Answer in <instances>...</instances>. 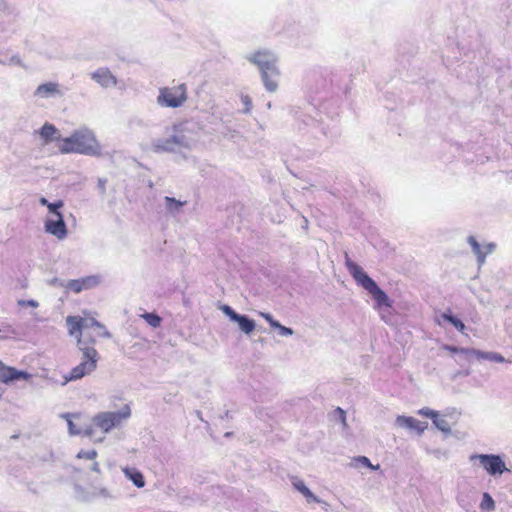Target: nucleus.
Returning a JSON list of instances; mask_svg holds the SVG:
<instances>
[{
    "label": "nucleus",
    "mask_w": 512,
    "mask_h": 512,
    "mask_svg": "<svg viewBox=\"0 0 512 512\" xmlns=\"http://www.w3.org/2000/svg\"><path fill=\"white\" fill-rule=\"evenodd\" d=\"M280 75L281 71L279 67L260 74L262 84L266 91L274 93L278 90Z\"/></svg>",
    "instance_id": "12"
},
{
    "label": "nucleus",
    "mask_w": 512,
    "mask_h": 512,
    "mask_svg": "<svg viewBox=\"0 0 512 512\" xmlns=\"http://www.w3.org/2000/svg\"><path fill=\"white\" fill-rule=\"evenodd\" d=\"M221 310L223 311V313L228 316L230 318L231 321H234L236 319V317L239 315L238 313H236L230 306L228 305H223L221 307Z\"/></svg>",
    "instance_id": "38"
},
{
    "label": "nucleus",
    "mask_w": 512,
    "mask_h": 512,
    "mask_svg": "<svg viewBox=\"0 0 512 512\" xmlns=\"http://www.w3.org/2000/svg\"><path fill=\"white\" fill-rule=\"evenodd\" d=\"M442 348L451 353L461 354L464 357V359H466V360H469L471 358V352H469V351H471V348H458V347L451 346V345H443Z\"/></svg>",
    "instance_id": "28"
},
{
    "label": "nucleus",
    "mask_w": 512,
    "mask_h": 512,
    "mask_svg": "<svg viewBox=\"0 0 512 512\" xmlns=\"http://www.w3.org/2000/svg\"><path fill=\"white\" fill-rule=\"evenodd\" d=\"M441 317L444 320H446L449 323H451L459 332H461V333L464 332V330L466 328L464 323L460 319H458L457 317L453 316L451 313L445 312V313H443L441 315Z\"/></svg>",
    "instance_id": "26"
},
{
    "label": "nucleus",
    "mask_w": 512,
    "mask_h": 512,
    "mask_svg": "<svg viewBox=\"0 0 512 512\" xmlns=\"http://www.w3.org/2000/svg\"><path fill=\"white\" fill-rule=\"evenodd\" d=\"M416 420L417 419H415L413 417L400 415V416H397L395 423L398 427L413 430L414 426L416 424Z\"/></svg>",
    "instance_id": "24"
},
{
    "label": "nucleus",
    "mask_w": 512,
    "mask_h": 512,
    "mask_svg": "<svg viewBox=\"0 0 512 512\" xmlns=\"http://www.w3.org/2000/svg\"><path fill=\"white\" fill-rule=\"evenodd\" d=\"M195 143L188 123L175 124L166 128L163 137L152 139L150 149L155 153H180L190 150Z\"/></svg>",
    "instance_id": "1"
},
{
    "label": "nucleus",
    "mask_w": 512,
    "mask_h": 512,
    "mask_svg": "<svg viewBox=\"0 0 512 512\" xmlns=\"http://www.w3.org/2000/svg\"><path fill=\"white\" fill-rule=\"evenodd\" d=\"M418 414L425 417H429L433 420V418L437 416V411L432 410L428 407H423L418 411Z\"/></svg>",
    "instance_id": "39"
},
{
    "label": "nucleus",
    "mask_w": 512,
    "mask_h": 512,
    "mask_svg": "<svg viewBox=\"0 0 512 512\" xmlns=\"http://www.w3.org/2000/svg\"><path fill=\"white\" fill-rule=\"evenodd\" d=\"M469 461L473 464L478 461L479 465L492 477L501 476L509 471L503 457L498 454H472Z\"/></svg>",
    "instance_id": "6"
},
{
    "label": "nucleus",
    "mask_w": 512,
    "mask_h": 512,
    "mask_svg": "<svg viewBox=\"0 0 512 512\" xmlns=\"http://www.w3.org/2000/svg\"><path fill=\"white\" fill-rule=\"evenodd\" d=\"M32 375L26 371L17 370L14 367L4 364L0 360V382L3 384H11L18 380H29Z\"/></svg>",
    "instance_id": "10"
},
{
    "label": "nucleus",
    "mask_w": 512,
    "mask_h": 512,
    "mask_svg": "<svg viewBox=\"0 0 512 512\" xmlns=\"http://www.w3.org/2000/svg\"><path fill=\"white\" fill-rule=\"evenodd\" d=\"M64 206V203L62 200H58L56 202H53V203H49V205L47 206L48 208V216H56V214H62L60 212V209Z\"/></svg>",
    "instance_id": "32"
},
{
    "label": "nucleus",
    "mask_w": 512,
    "mask_h": 512,
    "mask_svg": "<svg viewBox=\"0 0 512 512\" xmlns=\"http://www.w3.org/2000/svg\"><path fill=\"white\" fill-rule=\"evenodd\" d=\"M82 317L80 316H68L66 318V324L68 326L69 334L71 336L76 335L77 340L79 337L82 339Z\"/></svg>",
    "instance_id": "18"
},
{
    "label": "nucleus",
    "mask_w": 512,
    "mask_h": 512,
    "mask_svg": "<svg viewBox=\"0 0 512 512\" xmlns=\"http://www.w3.org/2000/svg\"><path fill=\"white\" fill-rule=\"evenodd\" d=\"M39 203H40L42 206H46V207H47V206L49 205V203H50V202H49L45 197H41V198L39 199Z\"/></svg>",
    "instance_id": "47"
},
{
    "label": "nucleus",
    "mask_w": 512,
    "mask_h": 512,
    "mask_svg": "<svg viewBox=\"0 0 512 512\" xmlns=\"http://www.w3.org/2000/svg\"><path fill=\"white\" fill-rule=\"evenodd\" d=\"M480 508L486 511H493L495 509V502L489 493H484Z\"/></svg>",
    "instance_id": "30"
},
{
    "label": "nucleus",
    "mask_w": 512,
    "mask_h": 512,
    "mask_svg": "<svg viewBox=\"0 0 512 512\" xmlns=\"http://www.w3.org/2000/svg\"><path fill=\"white\" fill-rule=\"evenodd\" d=\"M61 283H64L63 281H60L59 279L55 278L51 281L52 285H59L61 286Z\"/></svg>",
    "instance_id": "48"
},
{
    "label": "nucleus",
    "mask_w": 512,
    "mask_h": 512,
    "mask_svg": "<svg viewBox=\"0 0 512 512\" xmlns=\"http://www.w3.org/2000/svg\"><path fill=\"white\" fill-rule=\"evenodd\" d=\"M78 347L82 352L81 362L64 377L63 385L91 374L97 367L99 358L97 350L93 346L88 345V343L80 337L78 339Z\"/></svg>",
    "instance_id": "4"
},
{
    "label": "nucleus",
    "mask_w": 512,
    "mask_h": 512,
    "mask_svg": "<svg viewBox=\"0 0 512 512\" xmlns=\"http://www.w3.org/2000/svg\"><path fill=\"white\" fill-rule=\"evenodd\" d=\"M82 434H84L87 437H92V435H93V428L92 427L86 428L85 430L82 431Z\"/></svg>",
    "instance_id": "46"
},
{
    "label": "nucleus",
    "mask_w": 512,
    "mask_h": 512,
    "mask_svg": "<svg viewBox=\"0 0 512 512\" xmlns=\"http://www.w3.org/2000/svg\"><path fill=\"white\" fill-rule=\"evenodd\" d=\"M131 416V410L128 405H125L119 411H107L96 414L92 422L101 429L103 433H109L112 429L121 425Z\"/></svg>",
    "instance_id": "5"
},
{
    "label": "nucleus",
    "mask_w": 512,
    "mask_h": 512,
    "mask_svg": "<svg viewBox=\"0 0 512 512\" xmlns=\"http://www.w3.org/2000/svg\"><path fill=\"white\" fill-rule=\"evenodd\" d=\"M72 416L73 415L70 413H64L61 415V417L66 419V421H67L69 434L72 436L80 435V434H82V430L76 428L75 424L72 421Z\"/></svg>",
    "instance_id": "29"
},
{
    "label": "nucleus",
    "mask_w": 512,
    "mask_h": 512,
    "mask_svg": "<svg viewBox=\"0 0 512 512\" xmlns=\"http://www.w3.org/2000/svg\"><path fill=\"white\" fill-rule=\"evenodd\" d=\"M61 287L71 290L75 293H80L83 291L81 278L80 279H72V280H68L65 283H61Z\"/></svg>",
    "instance_id": "27"
},
{
    "label": "nucleus",
    "mask_w": 512,
    "mask_h": 512,
    "mask_svg": "<svg viewBox=\"0 0 512 512\" xmlns=\"http://www.w3.org/2000/svg\"><path fill=\"white\" fill-rule=\"evenodd\" d=\"M335 413L338 414L340 421L342 422L343 426L345 427L347 424H346V414H345L344 410H342L341 408H337L335 410Z\"/></svg>",
    "instance_id": "45"
},
{
    "label": "nucleus",
    "mask_w": 512,
    "mask_h": 512,
    "mask_svg": "<svg viewBox=\"0 0 512 512\" xmlns=\"http://www.w3.org/2000/svg\"><path fill=\"white\" fill-rule=\"evenodd\" d=\"M240 100L244 106L242 113L249 114L252 110V100H251L250 96L242 94L240 96Z\"/></svg>",
    "instance_id": "33"
},
{
    "label": "nucleus",
    "mask_w": 512,
    "mask_h": 512,
    "mask_svg": "<svg viewBox=\"0 0 512 512\" xmlns=\"http://www.w3.org/2000/svg\"><path fill=\"white\" fill-rule=\"evenodd\" d=\"M233 322L238 323L239 328L245 334H250L255 329V326H256L254 320L250 319L246 315H241V314H239Z\"/></svg>",
    "instance_id": "22"
},
{
    "label": "nucleus",
    "mask_w": 512,
    "mask_h": 512,
    "mask_svg": "<svg viewBox=\"0 0 512 512\" xmlns=\"http://www.w3.org/2000/svg\"><path fill=\"white\" fill-rule=\"evenodd\" d=\"M36 133L39 134L44 144L62 139L58 129L51 123H45Z\"/></svg>",
    "instance_id": "15"
},
{
    "label": "nucleus",
    "mask_w": 512,
    "mask_h": 512,
    "mask_svg": "<svg viewBox=\"0 0 512 512\" xmlns=\"http://www.w3.org/2000/svg\"><path fill=\"white\" fill-rule=\"evenodd\" d=\"M470 352H471V357L474 356L477 359L488 360V361H492V362H496V363H502L505 361V358L497 352H485V351L476 350V349H472V348H471Z\"/></svg>",
    "instance_id": "19"
},
{
    "label": "nucleus",
    "mask_w": 512,
    "mask_h": 512,
    "mask_svg": "<svg viewBox=\"0 0 512 512\" xmlns=\"http://www.w3.org/2000/svg\"><path fill=\"white\" fill-rule=\"evenodd\" d=\"M261 316H262V317H263V318H264V319H265V320L270 324V326H271L272 328H274V327H278V326H277L278 321H277V320H275V319L272 317V315H271V314H269V313H261Z\"/></svg>",
    "instance_id": "43"
},
{
    "label": "nucleus",
    "mask_w": 512,
    "mask_h": 512,
    "mask_svg": "<svg viewBox=\"0 0 512 512\" xmlns=\"http://www.w3.org/2000/svg\"><path fill=\"white\" fill-rule=\"evenodd\" d=\"M97 456V452L95 450H88V451H80L77 454V458L79 459H88V460H94Z\"/></svg>",
    "instance_id": "35"
},
{
    "label": "nucleus",
    "mask_w": 512,
    "mask_h": 512,
    "mask_svg": "<svg viewBox=\"0 0 512 512\" xmlns=\"http://www.w3.org/2000/svg\"><path fill=\"white\" fill-rule=\"evenodd\" d=\"M83 290L92 289L97 287L101 283V276L99 275H90L81 278Z\"/></svg>",
    "instance_id": "23"
},
{
    "label": "nucleus",
    "mask_w": 512,
    "mask_h": 512,
    "mask_svg": "<svg viewBox=\"0 0 512 512\" xmlns=\"http://www.w3.org/2000/svg\"><path fill=\"white\" fill-rule=\"evenodd\" d=\"M277 326L278 327H274V328L278 330V333L281 336L287 337V336H291L294 334V331L291 328L283 326L280 322L277 323Z\"/></svg>",
    "instance_id": "36"
},
{
    "label": "nucleus",
    "mask_w": 512,
    "mask_h": 512,
    "mask_svg": "<svg viewBox=\"0 0 512 512\" xmlns=\"http://www.w3.org/2000/svg\"><path fill=\"white\" fill-rule=\"evenodd\" d=\"M124 475L133 482V484L138 487L142 488L145 485L144 477L140 471H138L135 468H124L123 469Z\"/></svg>",
    "instance_id": "21"
},
{
    "label": "nucleus",
    "mask_w": 512,
    "mask_h": 512,
    "mask_svg": "<svg viewBox=\"0 0 512 512\" xmlns=\"http://www.w3.org/2000/svg\"><path fill=\"white\" fill-rule=\"evenodd\" d=\"M467 242L471 246L473 253L476 255L477 262L480 266L485 263L486 256L491 254L496 248L494 243H488L482 246L474 236H469L467 238Z\"/></svg>",
    "instance_id": "11"
},
{
    "label": "nucleus",
    "mask_w": 512,
    "mask_h": 512,
    "mask_svg": "<svg viewBox=\"0 0 512 512\" xmlns=\"http://www.w3.org/2000/svg\"><path fill=\"white\" fill-rule=\"evenodd\" d=\"M60 86L56 82H46L39 85L35 92L34 96L42 99L52 98L56 96H61Z\"/></svg>",
    "instance_id": "14"
},
{
    "label": "nucleus",
    "mask_w": 512,
    "mask_h": 512,
    "mask_svg": "<svg viewBox=\"0 0 512 512\" xmlns=\"http://www.w3.org/2000/svg\"><path fill=\"white\" fill-rule=\"evenodd\" d=\"M82 331L88 329H101L102 333H99V337L110 338L111 334L106 330L105 326L98 322L94 318H82Z\"/></svg>",
    "instance_id": "17"
},
{
    "label": "nucleus",
    "mask_w": 512,
    "mask_h": 512,
    "mask_svg": "<svg viewBox=\"0 0 512 512\" xmlns=\"http://www.w3.org/2000/svg\"><path fill=\"white\" fill-rule=\"evenodd\" d=\"M346 266L356 283L371 294L375 301V309L381 312V317L384 319V315L382 314L383 308H389L391 306L387 294L379 288L377 283L358 264L347 259Z\"/></svg>",
    "instance_id": "3"
},
{
    "label": "nucleus",
    "mask_w": 512,
    "mask_h": 512,
    "mask_svg": "<svg viewBox=\"0 0 512 512\" xmlns=\"http://www.w3.org/2000/svg\"><path fill=\"white\" fill-rule=\"evenodd\" d=\"M163 201L166 211L173 216L180 213L182 207L186 204L185 201H180L169 196H165Z\"/></svg>",
    "instance_id": "20"
},
{
    "label": "nucleus",
    "mask_w": 512,
    "mask_h": 512,
    "mask_svg": "<svg viewBox=\"0 0 512 512\" xmlns=\"http://www.w3.org/2000/svg\"><path fill=\"white\" fill-rule=\"evenodd\" d=\"M18 305L22 306V307L29 306V307L37 308L39 306V303L36 300H33V299H30V300H19L18 301Z\"/></svg>",
    "instance_id": "42"
},
{
    "label": "nucleus",
    "mask_w": 512,
    "mask_h": 512,
    "mask_svg": "<svg viewBox=\"0 0 512 512\" xmlns=\"http://www.w3.org/2000/svg\"><path fill=\"white\" fill-rule=\"evenodd\" d=\"M246 59L258 68L260 74L279 67L278 55L268 49H261L250 53L246 56Z\"/></svg>",
    "instance_id": "8"
},
{
    "label": "nucleus",
    "mask_w": 512,
    "mask_h": 512,
    "mask_svg": "<svg viewBox=\"0 0 512 512\" xmlns=\"http://www.w3.org/2000/svg\"><path fill=\"white\" fill-rule=\"evenodd\" d=\"M432 421L435 427L441 432L446 434L451 433V428L448 421L444 417H441L439 412H437V416L434 417Z\"/></svg>",
    "instance_id": "25"
},
{
    "label": "nucleus",
    "mask_w": 512,
    "mask_h": 512,
    "mask_svg": "<svg viewBox=\"0 0 512 512\" xmlns=\"http://www.w3.org/2000/svg\"><path fill=\"white\" fill-rule=\"evenodd\" d=\"M91 469L95 472H99V464L97 462H94Z\"/></svg>",
    "instance_id": "49"
},
{
    "label": "nucleus",
    "mask_w": 512,
    "mask_h": 512,
    "mask_svg": "<svg viewBox=\"0 0 512 512\" xmlns=\"http://www.w3.org/2000/svg\"><path fill=\"white\" fill-rule=\"evenodd\" d=\"M427 427H428L427 422H421L419 420H416V424H415L413 430H416L418 432V434L421 435L427 429Z\"/></svg>",
    "instance_id": "41"
},
{
    "label": "nucleus",
    "mask_w": 512,
    "mask_h": 512,
    "mask_svg": "<svg viewBox=\"0 0 512 512\" xmlns=\"http://www.w3.org/2000/svg\"><path fill=\"white\" fill-rule=\"evenodd\" d=\"M45 231L59 240H63L67 236V227L62 214L56 216H47L44 222Z\"/></svg>",
    "instance_id": "9"
},
{
    "label": "nucleus",
    "mask_w": 512,
    "mask_h": 512,
    "mask_svg": "<svg viewBox=\"0 0 512 512\" xmlns=\"http://www.w3.org/2000/svg\"><path fill=\"white\" fill-rule=\"evenodd\" d=\"M0 63L6 64V65H14V66L24 67V65L18 55H12L11 57H9L5 60L0 59Z\"/></svg>",
    "instance_id": "34"
},
{
    "label": "nucleus",
    "mask_w": 512,
    "mask_h": 512,
    "mask_svg": "<svg viewBox=\"0 0 512 512\" xmlns=\"http://www.w3.org/2000/svg\"><path fill=\"white\" fill-rule=\"evenodd\" d=\"M62 154H82L99 157L102 155V147L92 130L83 127L75 130L70 136L61 139L58 146Z\"/></svg>",
    "instance_id": "2"
},
{
    "label": "nucleus",
    "mask_w": 512,
    "mask_h": 512,
    "mask_svg": "<svg viewBox=\"0 0 512 512\" xmlns=\"http://www.w3.org/2000/svg\"><path fill=\"white\" fill-rule=\"evenodd\" d=\"M356 461H357V462H359V463H361L363 466H365V467H369V468H371V469H377V468H379V466H378V465H377L376 467H374V466L371 464L370 460H369L367 457H365V456H359V457H357V458H356Z\"/></svg>",
    "instance_id": "40"
},
{
    "label": "nucleus",
    "mask_w": 512,
    "mask_h": 512,
    "mask_svg": "<svg viewBox=\"0 0 512 512\" xmlns=\"http://www.w3.org/2000/svg\"><path fill=\"white\" fill-rule=\"evenodd\" d=\"M142 317L153 328H157L161 324V318L155 313H144Z\"/></svg>",
    "instance_id": "31"
},
{
    "label": "nucleus",
    "mask_w": 512,
    "mask_h": 512,
    "mask_svg": "<svg viewBox=\"0 0 512 512\" xmlns=\"http://www.w3.org/2000/svg\"><path fill=\"white\" fill-rule=\"evenodd\" d=\"M185 84L171 88H162L157 97V102L163 107L177 108L183 105L187 99Z\"/></svg>",
    "instance_id": "7"
},
{
    "label": "nucleus",
    "mask_w": 512,
    "mask_h": 512,
    "mask_svg": "<svg viewBox=\"0 0 512 512\" xmlns=\"http://www.w3.org/2000/svg\"><path fill=\"white\" fill-rule=\"evenodd\" d=\"M97 496L105 499H115L117 496L107 488H100L96 493Z\"/></svg>",
    "instance_id": "37"
},
{
    "label": "nucleus",
    "mask_w": 512,
    "mask_h": 512,
    "mask_svg": "<svg viewBox=\"0 0 512 512\" xmlns=\"http://www.w3.org/2000/svg\"><path fill=\"white\" fill-rule=\"evenodd\" d=\"M106 183H107V180L105 178H98V180H97V185H98V188L100 189L102 195H104L106 192Z\"/></svg>",
    "instance_id": "44"
},
{
    "label": "nucleus",
    "mask_w": 512,
    "mask_h": 512,
    "mask_svg": "<svg viewBox=\"0 0 512 512\" xmlns=\"http://www.w3.org/2000/svg\"><path fill=\"white\" fill-rule=\"evenodd\" d=\"M292 485L298 492H300L306 498L308 503H322V500L319 499L316 495H314V493H312V491L305 485V483L302 480L294 478L292 480Z\"/></svg>",
    "instance_id": "16"
},
{
    "label": "nucleus",
    "mask_w": 512,
    "mask_h": 512,
    "mask_svg": "<svg viewBox=\"0 0 512 512\" xmlns=\"http://www.w3.org/2000/svg\"><path fill=\"white\" fill-rule=\"evenodd\" d=\"M91 78L103 88L113 87L117 84L116 77L108 68L97 69L91 73Z\"/></svg>",
    "instance_id": "13"
},
{
    "label": "nucleus",
    "mask_w": 512,
    "mask_h": 512,
    "mask_svg": "<svg viewBox=\"0 0 512 512\" xmlns=\"http://www.w3.org/2000/svg\"><path fill=\"white\" fill-rule=\"evenodd\" d=\"M94 330H95V335H96L97 337H99V336H98V334H99V333H102V330H101V329H94Z\"/></svg>",
    "instance_id": "50"
}]
</instances>
